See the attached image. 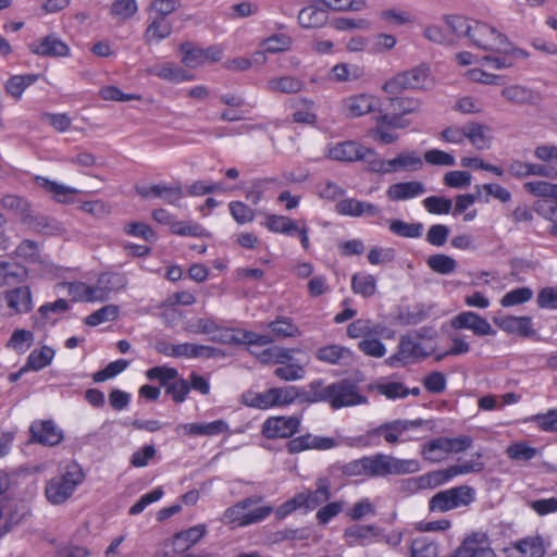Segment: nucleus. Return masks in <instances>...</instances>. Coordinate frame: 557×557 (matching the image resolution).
Returning a JSON list of instances; mask_svg holds the SVG:
<instances>
[{"label": "nucleus", "instance_id": "54", "mask_svg": "<svg viewBox=\"0 0 557 557\" xmlns=\"http://www.w3.org/2000/svg\"><path fill=\"white\" fill-rule=\"evenodd\" d=\"M171 232L178 236L207 237L209 233L198 223L177 221L171 224Z\"/></svg>", "mask_w": 557, "mask_h": 557}, {"label": "nucleus", "instance_id": "3", "mask_svg": "<svg viewBox=\"0 0 557 557\" xmlns=\"http://www.w3.org/2000/svg\"><path fill=\"white\" fill-rule=\"evenodd\" d=\"M523 188L537 197L532 208L536 214L552 223L549 234L557 236V184L532 181L524 183Z\"/></svg>", "mask_w": 557, "mask_h": 557}, {"label": "nucleus", "instance_id": "55", "mask_svg": "<svg viewBox=\"0 0 557 557\" xmlns=\"http://www.w3.org/2000/svg\"><path fill=\"white\" fill-rule=\"evenodd\" d=\"M180 51L183 53L182 63L188 67H197L206 63L203 49L193 47L190 42L181 44Z\"/></svg>", "mask_w": 557, "mask_h": 557}, {"label": "nucleus", "instance_id": "18", "mask_svg": "<svg viewBox=\"0 0 557 557\" xmlns=\"http://www.w3.org/2000/svg\"><path fill=\"white\" fill-rule=\"evenodd\" d=\"M228 430V425L224 420H215L208 423H182L175 428V432L180 434L182 431L189 436H213L219 435Z\"/></svg>", "mask_w": 557, "mask_h": 557}, {"label": "nucleus", "instance_id": "36", "mask_svg": "<svg viewBox=\"0 0 557 557\" xmlns=\"http://www.w3.org/2000/svg\"><path fill=\"white\" fill-rule=\"evenodd\" d=\"M274 389L269 388L263 393H257L252 391H247L243 394V404L248 407L257 408L261 410H265L272 407H277L276 401L274 400L273 394Z\"/></svg>", "mask_w": 557, "mask_h": 557}, {"label": "nucleus", "instance_id": "51", "mask_svg": "<svg viewBox=\"0 0 557 557\" xmlns=\"http://www.w3.org/2000/svg\"><path fill=\"white\" fill-rule=\"evenodd\" d=\"M146 376L148 380L158 381L161 386L166 387L173 380L180 376V373L175 368L158 366L147 370Z\"/></svg>", "mask_w": 557, "mask_h": 557}, {"label": "nucleus", "instance_id": "20", "mask_svg": "<svg viewBox=\"0 0 557 557\" xmlns=\"http://www.w3.org/2000/svg\"><path fill=\"white\" fill-rule=\"evenodd\" d=\"M379 100L371 95L360 94L349 97L345 101V110L348 116L359 117L376 110Z\"/></svg>", "mask_w": 557, "mask_h": 557}, {"label": "nucleus", "instance_id": "14", "mask_svg": "<svg viewBox=\"0 0 557 557\" xmlns=\"http://www.w3.org/2000/svg\"><path fill=\"white\" fill-rule=\"evenodd\" d=\"M336 441L332 437L313 436L310 433L298 437H290L286 443V449L295 455L308 449L326 450L335 447Z\"/></svg>", "mask_w": 557, "mask_h": 557}, {"label": "nucleus", "instance_id": "25", "mask_svg": "<svg viewBox=\"0 0 557 557\" xmlns=\"http://www.w3.org/2000/svg\"><path fill=\"white\" fill-rule=\"evenodd\" d=\"M35 181L41 188L51 193L54 200L60 203L74 202V196L79 193L78 189L59 184L44 176H36Z\"/></svg>", "mask_w": 557, "mask_h": 557}, {"label": "nucleus", "instance_id": "60", "mask_svg": "<svg viewBox=\"0 0 557 557\" xmlns=\"http://www.w3.org/2000/svg\"><path fill=\"white\" fill-rule=\"evenodd\" d=\"M1 206L4 209H8L21 216V221L23 216L29 211L30 203L23 197L17 195H5L0 200Z\"/></svg>", "mask_w": 557, "mask_h": 557}, {"label": "nucleus", "instance_id": "21", "mask_svg": "<svg viewBox=\"0 0 557 557\" xmlns=\"http://www.w3.org/2000/svg\"><path fill=\"white\" fill-rule=\"evenodd\" d=\"M363 148V146L352 140L342 141L329 149L327 157L341 162H356L360 161Z\"/></svg>", "mask_w": 557, "mask_h": 557}, {"label": "nucleus", "instance_id": "53", "mask_svg": "<svg viewBox=\"0 0 557 557\" xmlns=\"http://www.w3.org/2000/svg\"><path fill=\"white\" fill-rule=\"evenodd\" d=\"M502 96L516 104L531 103L533 100L532 90L519 85L505 87L502 90Z\"/></svg>", "mask_w": 557, "mask_h": 557}, {"label": "nucleus", "instance_id": "50", "mask_svg": "<svg viewBox=\"0 0 557 557\" xmlns=\"http://www.w3.org/2000/svg\"><path fill=\"white\" fill-rule=\"evenodd\" d=\"M337 468L346 476L366 475L370 478V456L355 459Z\"/></svg>", "mask_w": 557, "mask_h": 557}, {"label": "nucleus", "instance_id": "56", "mask_svg": "<svg viewBox=\"0 0 557 557\" xmlns=\"http://www.w3.org/2000/svg\"><path fill=\"white\" fill-rule=\"evenodd\" d=\"M269 329L277 336V337H296L300 335V331L297 325H295L289 318L280 317L275 321H272L269 324Z\"/></svg>", "mask_w": 557, "mask_h": 557}, {"label": "nucleus", "instance_id": "39", "mask_svg": "<svg viewBox=\"0 0 557 557\" xmlns=\"http://www.w3.org/2000/svg\"><path fill=\"white\" fill-rule=\"evenodd\" d=\"M389 231L404 238H419L423 233V224L421 222L408 223L401 220H391Z\"/></svg>", "mask_w": 557, "mask_h": 557}, {"label": "nucleus", "instance_id": "35", "mask_svg": "<svg viewBox=\"0 0 557 557\" xmlns=\"http://www.w3.org/2000/svg\"><path fill=\"white\" fill-rule=\"evenodd\" d=\"M448 437L441 436L433 438L422 445L421 455L423 459L431 462L441 461L448 454Z\"/></svg>", "mask_w": 557, "mask_h": 557}, {"label": "nucleus", "instance_id": "2", "mask_svg": "<svg viewBox=\"0 0 557 557\" xmlns=\"http://www.w3.org/2000/svg\"><path fill=\"white\" fill-rule=\"evenodd\" d=\"M85 480L83 468L74 460L67 462L60 473L51 478L45 487L47 500L52 505H62L70 499L77 486Z\"/></svg>", "mask_w": 557, "mask_h": 557}, {"label": "nucleus", "instance_id": "34", "mask_svg": "<svg viewBox=\"0 0 557 557\" xmlns=\"http://www.w3.org/2000/svg\"><path fill=\"white\" fill-rule=\"evenodd\" d=\"M314 491H307L308 510H313L331 498V482L327 478H320L315 482Z\"/></svg>", "mask_w": 557, "mask_h": 557}, {"label": "nucleus", "instance_id": "41", "mask_svg": "<svg viewBox=\"0 0 557 557\" xmlns=\"http://www.w3.org/2000/svg\"><path fill=\"white\" fill-rule=\"evenodd\" d=\"M426 264L433 272L441 275H448L457 268V261L445 253L431 255L426 259Z\"/></svg>", "mask_w": 557, "mask_h": 557}, {"label": "nucleus", "instance_id": "17", "mask_svg": "<svg viewBox=\"0 0 557 557\" xmlns=\"http://www.w3.org/2000/svg\"><path fill=\"white\" fill-rule=\"evenodd\" d=\"M3 298L15 314L27 313L33 309L32 292L26 285L5 290Z\"/></svg>", "mask_w": 557, "mask_h": 557}, {"label": "nucleus", "instance_id": "38", "mask_svg": "<svg viewBox=\"0 0 557 557\" xmlns=\"http://www.w3.org/2000/svg\"><path fill=\"white\" fill-rule=\"evenodd\" d=\"M302 82L295 76H281L268 81L267 87L272 92L296 94L302 89Z\"/></svg>", "mask_w": 557, "mask_h": 557}, {"label": "nucleus", "instance_id": "19", "mask_svg": "<svg viewBox=\"0 0 557 557\" xmlns=\"http://www.w3.org/2000/svg\"><path fill=\"white\" fill-rule=\"evenodd\" d=\"M425 191L423 183L410 181L392 184L386 190V196L392 201H405L416 198Z\"/></svg>", "mask_w": 557, "mask_h": 557}, {"label": "nucleus", "instance_id": "12", "mask_svg": "<svg viewBox=\"0 0 557 557\" xmlns=\"http://www.w3.org/2000/svg\"><path fill=\"white\" fill-rule=\"evenodd\" d=\"M493 322L497 327L508 334H515L525 338L536 335L532 318L528 315H496L493 318Z\"/></svg>", "mask_w": 557, "mask_h": 557}, {"label": "nucleus", "instance_id": "13", "mask_svg": "<svg viewBox=\"0 0 557 557\" xmlns=\"http://www.w3.org/2000/svg\"><path fill=\"white\" fill-rule=\"evenodd\" d=\"M317 360L332 366L349 367L355 360L352 350L337 344L325 345L318 348L314 352Z\"/></svg>", "mask_w": 557, "mask_h": 557}, {"label": "nucleus", "instance_id": "64", "mask_svg": "<svg viewBox=\"0 0 557 557\" xmlns=\"http://www.w3.org/2000/svg\"><path fill=\"white\" fill-rule=\"evenodd\" d=\"M361 161L368 164V170L381 175L387 174L386 160L379 157V154L371 148H363Z\"/></svg>", "mask_w": 557, "mask_h": 557}, {"label": "nucleus", "instance_id": "15", "mask_svg": "<svg viewBox=\"0 0 557 557\" xmlns=\"http://www.w3.org/2000/svg\"><path fill=\"white\" fill-rule=\"evenodd\" d=\"M507 557H544L546 549L541 535L527 536L505 549Z\"/></svg>", "mask_w": 557, "mask_h": 557}, {"label": "nucleus", "instance_id": "43", "mask_svg": "<svg viewBox=\"0 0 557 557\" xmlns=\"http://www.w3.org/2000/svg\"><path fill=\"white\" fill-rule=\"evenodd\" d=\"M351 289L364 298L372 297L376 292V280L371 274L356 273L351 277Z\"/></svg>", "mask_w": 557, "mask_h": 557}, {"label": "nucleus", "instance_id": "52", "mask_svg": "<svg viewBox=\"0 0 557 557\" xmlns=\"http://www.w3.org/2000/svg\"><path fill=\"white\" fill-rule=\"evenodd\" d=\"M117 317L119 307L115 305H108L87 315L84 322L88 326H97L107 321H114Z\"/></svg>", "mask_w": 557, "mask_h": 557}, {"label": "nucleus", "instance_id": "48", "mask_svg": "<svg viewBox=\"0 0 557 557\" xmlns=\"http://www.w3.org/2000/svg\"><path fill=\"white\" fill-rule=\"evenodd\" d=\"M137 11L136 0H114L110 8V14L121 22L132 18Z\"/></svg>", "mask_w": 557, "mask_h": 557}, {"label": "nucleus", "instance_id": "23", "mask_svg": "<svg viewBox=\"0 0 557 557\" xmlns=\"http://www.w3.org/2000/svg\"><path fill=\"white\" fill-rule=\"evenodd\" d=\"M22 223L34 232L44 233L47 235L55 234L62 230L60 223L57 220L42 214H33L32 208L25 214V216H23Z\"/></svg>", "mask_w": 557, "mask_h": 557}, {"label": "nucleus", "instance_id": "4", "mask_svg": "<svg viewBox=\"0 0 557 557\" xmlns=\"http://www.w3.org/2000/svg\"><path fill=\"white\" fill-rule=\"evenodd\" d=\"M379 109L381 123L387 124L392 129H404L411 125L410 115L421 111L422 102L412 97H389Z\"/></svg>", "mask_w": 557, "mask_h": 557}, {"label": "nucleus", "instance_id": "33", "mask_svg": "<svg viewBox=\"0 0 557 557\" xmlns=\"http://www.w3.org/2000/svg\"><path fill=\"white\" fill-rule=\"evenodd\" d=\"M69 293L74 301H106L107 295H99L97 285L90 286L83 282H74L69 285Z\"/></svg>", "mask_w": 557, "mask_h": 557}, {"label": "nucleus", "instance_id": "47", "mask_svg": "<svg viewBox=\"0 0 557 557\" xmlns=\"http://www.w3.org/2000/svg\"><path fill=\"white\" fill-rule=\"evenodd\" d=\"M274 400L276 401L277 407L288 406L293 404L296 399H299L304 403V388H299L296 386H284V387H273Z\"/></svg>", "mask_w": 557, "mask_h": 557}, {"label": "nucleus", "instance_id": "6", "mask_svg": "<svg viewBox=\"0 0 557 557\" xmlns=\"http://www.w3.org/2000/svg\"><path fill=\"white\" fill-rule=\"evenodd\" d=\"M420 463L416 459H399L391 455L370 456V478L416 473Z\"/></svg>", "mask_w": 557, "mask_h": 557}, {"label": "nucleus", "instance_id": "9", "mask_svg": "<svg viewBox=\"0 0 557 557\" xmlns=\"http://www.w3.org/2000/svg\"><path fill=\"white\" fill-rule=\"evenodd\" d=\"M468 38L482 50L506 51L509 46L506 35L499 33L495 27L478 21H473Z\"/></svg>", "mask_w": 557, "mask_h": 557}, {"label": "nucleus", "instance_id": "28", "mask_svg": "<svg viewBox=\"0 0 557 557\" xmlns=\"http://www.w3.org/2000/svg\"><path fill=\"white\" fill-rule=\"evenodd\" d=\"M148 73L151 75H154L161 79L173 82V83H181V82H187L193 81L194 75L189 74L182 67L173 64V63H164L162 65H156L153 67H150L148 70Z\"/></svg>", "mask_w": 557, "mask_h": 557}, {"label": "nucleus", "instance_id": "30", "mask_svg": "<svg viewBox=\"0 0 557 557\" xmlns=\"http://www.w3.org/2000/svg\"><path fill=\"white\" fill-rule=\"evenodd\" d=\"M453 478L454 474L451 472V468L448 467L446 469L429 472L419 478H411L408 480V483L418 488L436 487L448 482Z\"/></svg>", "mask_w": 557, "mask_h": 557}, {"label": "nucleus", "instance_id": "27", "mask_svg": "<svg viewBox=\"0 0 557 557\" xmlns=\"http://www.w3.org/2000/svg\"><path fill=\"white\" fill-rule=\"evenodd\" d=\"M28 271L18 263L0 261V287L15 286L26 281Z\"/></svg>", "mask_w": 557, "mask_h": 557}, {"label": "nucleus", "instance_id": "8", "mask_svg": "<svg viewBox=\"0 0 557 557\" xmlns=\"http://www.w3.org/2000/svg\"><path fill=\"white\" fill-rule=\"evenodd\" d=\"M424 331V329H421L414 331L413 335H403L399 339L397 351L391 355L385 360V363L389 367H395L398 363L406 366L410 362L428 358L431 352L425 351L421 344L414 341V338H423L425 336Z\"/></svg>", "mask_w": 557, "mask_h": 557}, {"label": "nucleus", "instance_id": "32", "mask_svg": "<svg viewBox=\"0 0 557 557\" xmlns=\"http://www.w3.org/2000/svg\"><path fill=\"white\" fill-rule=\"evenodd\" d=\"M467 135L466 138L478 150L488 149L492 137L487 135L491 131L485 124L478 122H469L466 124Z\"/></svg>", "mask_w": 557, "mask_h": 557}, {"label": "nucleus", "instance_id": "59", "mask_svg": "<svg viewBox=\"0 0 557 557\" xmlns=\"http://www.w3.org/2000/svg\"><path fill=\"white\" fill-rule=\"evenodd\" d=\"M443 20L457 37H468L473 25V21L462 15H444Z\"/></svg>", "mask_w": 557, "mask_h": 557}, {"label": "nucleus", "instance_id": "58", "mask_svg": "<svg viewBox=\"0 0 557 557\" xmlns=\"http://www.w3.org/2000/svg\"><path fill=\"white\" fill-rule=\"evenodd\" d=\"M533 296V292L530 287H517L506 293L502 299L500 305L504 308L517 306L529 301Z\"/></svg>", "mask_w": 557, "mask_h": 557}, {"label": "nucleus", "instance_id": "49", "mask_svg": "<svg viewBox=\"0 0 557 557\" xmlns=\"http://www.w3.org/2000/svg\"><path fill=\"white\" fill-rule=\"evenodd\" d=\"M33 343L34 333L32 331L16 329L8 341L7 347L23 354L33 345Z\"/></svg>", "mask_w": 557, "mask_h": 557}, {"label": "nucleus", "instance_id": "63", "mask_svg": "<svg viewBox=\"0 0 557 557\" xmlns=\"http://www.w3.org/2000/svg\"><path fill=\"white\" fill-rule=\"evenodd\" d=\"M335 211L341 215L361 216L364 214V202L355 198H347L338 201Z\"/></svg>", "mask_w": 557, "mask_h": 557}, {"label": "nucleus", "instance_id": "37", "mask_svg": "<svg viewBox=\"0 0 557 557\" xmlns=\"http://www.w3.org/2000/svg\"><path fill=\"white\" fill-rule=\"evenodd\" d=\"M127 284L126 276L123 273H103L97 281V289L99 295H107L109 293L119 292Z\"/></svg>", "mask_w": 557, "mask_h": 557}, {"label": "nucleus", "instance_id": "42", "mask_svg": "<svg viewBox=\"0 0 557 557\" xmlns=\"http://www.w3.org/2000/svg\"><path fill=\"white\" fill-rule=\"evenodd\" d=\"M410 557H437L438 545L426 536H420L411 541Z\"/></svg>", "mask_w": 557, "mask_h": 557}, {"label": "nucleus", "instance_id": "5", "mask_svg": "<svg viewBox=\"0 0 557 557\" xmlns=\"http://www.w3.org/2000/svg\"><path fill=\"white\" fill-rule=\"evenodd\" d=\"M474 500V488L469 485H459L434 494L429 500V510L446 512L459 507H467Z\"/></svg>", "mask_w": 557, "mask_h": 557}, {"label": "nucleus", "instance_id": "45", "mask_svg": "<svg viewBox=\"0 0 557 557\" xmlns=\"http://www.w3.org/2000/svg\"><path fill=\"white\" fill-rule=\"evenodd\" d=\"M54 357V350L48 346H44L41 349L33 350L26 360V368L33 371H39L49 366Z\"/></svg>", "mask_w": 557, "mask_h": 557}, {"label": "nucleus", "instance_id": "31", "mask_svg": "<svg viewBox=\"0 0 557 557\" xmlns=\"http://www.w3.org/2000/svg\"><path fill=\"white\" fill-rule=\"evenodd\" d=\"M40 77V74H24V75H12L8 78L4 84V90L7 95L20 100L24 90L34 85Z\"/></svg>", "mask_w": 557, "mask_h": 557}, {"label": "nucleus", "instance_id": "62", "mask_svg": "<svg viewBox=\"0 0 557 557\" xmlns=\"http://www.w3.org/2000/svg\"><path fill=\"white\" fill-rule=\"evenodd\" d=\"M190 392L189 382L183 377L173 380L166 387L165 394L171 396L174 403L181 404L185 401L188 393Z\"/></svg>", "mask_w": 557, "mask_h": 557}, {"label": "nucleus", "instance_id": "1", "mask_svg": "<svg viewBox=\"0 0 557 557\" xmlns=\"http://www.w3.org/2000/svg\"><path fill=\"white\" fill-rule=\"evenodd\" d=\"M304 403H325L337 410L343 407L368 404V398L359 394L357 383L349 379H342L331 384H325L322 379H318L304 388Z\"/></svg>", "mask_w": 557, "mask_h": 557}, {"label": "nucleus", "instance_id": "24", "mask_svg": "<svg viewBox=\"0 0 557 557\" xmlns=\"http://www.w3.org/2000/svg\"><path fill=\"white\" fill-rule=\"evenodd\" d=\"M422 165V159L416 151H404L386 160L387 174L398 171H418Z\"/></svg>", "mask_w": 557, "mask_h": 557}, {"label": "nucleus", "instance_id": "46", "mask_svg": "<svg viewBox=\"0 0 557 557\" xmlns=\"http://www.w3.org/2000/svg\"><path fill=\"white\" fill-rule=\"evenodd\" d=\"M380 325H373L370 320L358 319L347 326V336L350 338L371 337L380 333Z\"/></svg>", "mask_w": 557, "mask_h": 557}, {"label": "nucleus", "instance_id": "40", "mask_svg": "<svg viewBox=\"0 0 557 557\" xmlns=\"http://www.w3.org/2000/svg\"><path fill=\"white\" fill-rule=\"evenodd\" d=\"M432 423L431 421L423 420V419H416V420H394L389 422H385L381 424L380 426L372 430L371 434H380L383 431H396L398 433H404L410 429H417L423 425H428Z\"/></svg>", "mask_w": 557, "mask_h": 557}, {"label": "nucleus", "instance_id": "57", "mask_svg": "<svg viewBox=\"0 0 557 557\" xmlns=\"http://www.w3.org/2000/svg\"><path fill=\"white\" fill-rule=\"evenodd\" d=\"M129 362L125 359H119L107 364L102 370H99L92 374V381L95 383H101L109 379L116 376L122 373Z\"/></svg>", "mask_w": 557, "mask_h": 557}, {"label": "nucleus", "instance_id": "22", "mask_svg": "<svg viewBox=\"0 0 557 557\" xmlns=\"http://www.w3.org/2000/svg\"><path fill=\"white\" fill-rule=\"evenodd\" d=\"M30 50L35 54L47 57H65L69 54V47L54 35H48L38 42L30 45Z\"/></svg>", "mask_w": 557, "mask_h": 557}, {"label": "nucleus", "instance_id": "16", "mask_svg": "<svg viewBox=\"0 0 557 557\" xmlns=\"http://www.w3.org/2000/svg\"><path fill=\"white\" fill-rule=\"evenodd\" d=\"M29 432L34 442L45 446H55L63 440L62 431L51 420L34 422Z\"/></svg>", "mask_w": 557, "mask_h": 557}, {"label": "nucleus", "instance_id": "7", "mask_svg": "<svg viewBox=\"0 0 557 557\" xmlns=\"http://www.w3.org/2000/svg\"><path fill=\"white\" fill-rule=\"evenodd\" d=\"M429 77L430 67L426 64H420L408 71L397 73L384 83L382 89L391 95L409 89H424Z\"/></svg>", "mask_w": 557, "mask_h": 557}, {"label": "nucleus", "instance_id": "26", "mask_svg": "<svg viewBox=\"0 0 557 557\" xmlns=\"http://www.w3.org/2000/svg\"><path fill=\"white\" fill-rule=\"evenodd\" d=\"M329 20L326 9L319 8L314 3L302 8L298 13V23L304 28L323 27Z\"/></svg>", "mask_w": 557, "mask_h": 557}, {"label": "nucleus", "instance_id": "61", "mask_svg": "<svg viewBox=\"0 0 557 557\" xmlns=\"http://www.w3.org/2000/svg\"><path fill=\"white\" fill-rule=\"evenodd\" d=\"M423 206L431 214H448L453 208V201L444 196H430L423 200Z\"/></svg>", "mask_w": 557, "mask_h": 557}, {"label": "nucleus", "instance_id": "29", "mask_svg": "<svg viewBox=\"0 0 557 557\" xmlns=\"http://www.w3.org/2000/svg\"><path fill=\"white\" fill-rule=\"evenodd\" d=\"M172 24L162 16H156L147 26L144 33V40L147 45L159 42L172 34Z\"/></svg>", "mask_w": 557, "mask_h": 557}, {"label": "nucleus", "instance_id": "11", "mask_svg": "<svg viewBox=\"0 0 557 557\" xmlns=\"http://www.w3.org/2000/svg\"><path fill=\"white\" fill-rule=\"evenodd\" d=\"M455 330H471L476 336L495 335L496 331L488 321L474 311H463L451 319Z\"/></svg>", "mask_w": 557, "mask_h": 557}, {"label": "nucleus", "instance_id": "44", "mask_svg": "<svg viewBox=\"0 0 557 557\" xmlns=\"http://www.w3.org/2000/svg\"><path fill=\"white\" fill-rule=\"evenodd\" d=\"M273 233H282L292 236L297 230V224L288 216L269 214L263 223Z\"/></svg>", "mask_w": 557, "mask_h": 557}, {"label": "nucleus", "instance_id": "10", "mask_svg": "<svg viewBox=\"0 0 557 557\" xmlns=\"http://www.w3.org/2000/svg\"><path fill=\"white\" fill-rule=\"evenodd\" d=\"M300 419L296 416L270 417L261 428V434L269 440L290 438L299 432Z\"/></svg>", "mask_w": 557, "mask_h": 557}]
</instances>
